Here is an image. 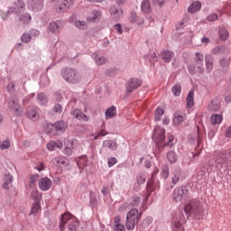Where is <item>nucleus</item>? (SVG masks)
I'll list each match as a JSON object with an SVG mask.
<instances>
[{
  "mask_svg": "<svg viewBox=\"0 0 231 231\" xmlns=\"http://www.w3.org/2000/svg\"><path fill=\"white\" fill-rule=\"evenodd\" d=\"M69 223L68 229L69 231H77L79 229V220L77 217L71 216L69 213H65L61 216V220L60 224V230L64 231V228Z\"/></svg>",
  "mask_w": 231,
  "mask_h": 231,
  "instance_id": "obj_1",
  "label": "nucleus"
},
{
  "mask_svg": "<svg viewBox=\"0 0 231 231\" xmlns=\"http://www.w3.org/2000/svg\"><path fill=\"white\" fill-rule=\"evenodd\" d=\"M142 219V214L138 212V209L133 208L126 215V228L127 230H134L136 225Z\"/></svg>",
  "mask_w": 231,
  "mask_h": 231,
  "instance_id": "obj_2",
  "label": "nucleus"
},
{
  "mask_svg": "<svg viewBox=\"0 0 231 231\" xmlns=\"http://www.w3.org/2000/svg\"><path fill=\"white\" fill-rule=\"evenodd\" d=\"M61 77L66 82H69L70 84H77V82H80L82 79L79 71L69 68L61 71Z\"/></svg>",
  "mask_w": 231,
  "mask_h": 231,
  "instance_id": "obj_3",
  "label": "nucleus"
},
{
  "mask_svg": "<svg viewBox=\"0 0 231 231\" xmlns=\"http://www.w3.org/2000/svg\"><path fill=\"white\" fill-rule=\"evenodd\" d=\"M189 196V189H187L186 187L182 186L173 190V199L176 203H180V201H183V199H187Z\"/></svg>",
  "mask_w": 231,
  "mask_h": 231,
  "instance_id": "obj_4",
  "label": "nucleus"
},
{
  "mask_svg": "<svg viewBox=\"0 0 231 231\" xmlns=\"http://www.w3.org/2000/svg\"><path fill=\"white\" fill-rule=\"evenodd\" d=\"M152 140L156 143V145H162L163 142H165V129L162 127H155L153 131Z\"/></svg>",
  "mask_w": 231,
  "mask_h": 231,
  "instance_id": "obj_5",
  "label": "nucleus"
},
{
  "mask_svg": "<svg viewBox=\"0 0 231 231\" xmlns=\"http://www.w3.org/2000/svg\"><path fill=\"white\" fill-rule=\"evenodd\" d=\"M9 10H11L13 14H16V15H21V14L26 10L24 0L14 1L12 6L9 7Z\"/></svg>",
  "mask_w": 231,
  "mask_h": 231,
  "instance_id": "obj_6",
  "label": "nucleus"
},
{
  "mask_svg": "<svg viewBox=\"0 0 231 231\" xmlns=\"http://www.w3.org/2000/svg\"><path fill=\"white\" fill-rule=\"evenodd\" d=\"M27 6L32 12H41L44 8V0H27Z\"/></svg>",
  "mask_w": 231,
  "mask_h": 231,
  "instance_id": "obj_7",
  "label": "nucleus"
},
{
  "mask_svg": "<svg viewBox=\"0 0 231 231\" xmlns=\"http://www.w3.org/2000/svg\"><path fill=\"white\" fill-rule=\"evenodd\" d=\"M53 182L51 181V179L48 177H43L39 180L38 181V187L40 190H42L43 192H46L47 190H50L51 189V185Z\"/></svg>",
  "mask_w": 231,
  "mask_h": 231,
  "instance_id": "obj_8",
  "label": "nucleus"
},
{
  "mask_svg": "<svg viewBox=\"0 0 231 231\" xmlns=\"http://www.w3.org/2000/svg\"><path fill=\"white\" fill-rule=\"evenodd\" d=\"M142 86V80L138 78H132L128 81V86L126 88L127 93H133L134 89H138Z\"/></svg>",
  "mask_w": 231,
  "mask_h": 231,
  "instance_id": "obj_9",
  "label": "nucleus"
},
{
  "mask_svg": "<svg viewBox=\"0 0 231 231\" xmlns=\"http://www.w3.org/2000/svg\"><path fill=\"white\" fill-rule=\"evenodd\" d=\"M8 107L11 108L12 111H14L15 115H21L23 113V108H21L17 98H11L8 101Z\"/></svg>",
  "mask_w": 231,
  "mask_h": 231,
  "instance_id": "obj_10",
  "label": "nucleus"
},
{
  "mask_svg": "<svg viewBox=\"0 0 231 231\" xmlns=\"http://www.w3.org/2000/svg\"><path fill=\"white\" fill-rule=\"evenodd\" d=\"M75 5V0H60L59 3V12H68Z\"/></svg>",
  "mask_w": 231,
  "mask_h": 231,
  "instance_id": "obj_11",
  "label": "nucleus"
},
{
  "mask_svg": "<svg viewBox=\"0 0 231 231\" xmlns=\"http://www.w3.org/2000/svg\"><path fill=\"white\" fill-rule=\"evenodd\" d=\"M204 60H205V57L203 56L202 53H200V52H196L195 53L194 61H195V64L198 65V72L199 73L203 72V62H204Z\"/></svg>",
  "mask_w": 231,
  "mask_h": 231,
  "instance_id": "obj_12",
  "label": "nucleus"
},
{
  "mask_svg": "<svg viewBox=\"0 0 231 231\" xmlns=\"http://www.w3.org/2000/svg\"><path fill=\"white\" fill-rule=\"evenodd\" d=\"M26 115H27L28 118H30L31 120H33L34 122L36 120H39V111L37 110V107H35V106H28Z\"/></svg>",
  "mask_w": 231,
  "mask_h": 231,
  "instance_id": "obj_13",
  "label": "nucleus"
},
{
  "mask_svg": "<svg viewBox=\"0 0 231 231\" xmlns=\"http://www.w3.org/2000/svg\"><path fill=\"white\" fill-rule=\"evenodd\" d=\"M110 14L115 21H120L124 15V12L121 9H116V7L113 6L110 8Z\"/></svg>",
  "mask_w": 231,
  "mask_h": 231,
  "instance_id": "obj_14",
  "label": "nucleus"
},
{
  "mask_svg": "<svg viewBox=\"0 0 231 231\" xmlns=\"http://www.w3.org/2000/svg\"><path fill=\"white\" fill-rule=\"evenodd\" d=\"M48 127H52V129H55V131H66L68 125H66L64 121H59L55 124H49Z\"/></svg>",
  "mask_w": 231,
  "mask_h": 231,
  "instance_id": "obj_15",
  "label": "nucleus"
},
{
  "mask_svg": "<svg viewBox=\"0 0 231 231\" xmlns=\"http://www.w3.org/2000/svg\"><path fill=\"white\" fill-rule=\"evenodd\" d=\"M102 17V13L100 11H92L87 20L90 23H97V21H100V18Z\"/></svg>",
  "mask_w": 231,
  "mask_h": 231,
  "instance_id": "obj_16",
  "label": "nucleus"
},
{
  "mask_svg": "<svg viewBox=\"0 0 231 231\" xmlns=\"http://www.w3.org/2000/svg\"><path fill=\"white\" fill-rule=\"evenodd\" d=\"M46 147L48 151H55V149H62V147H64V144L60 141H52L47 143Z\"/></svg>",
  "mask_w": 231,
  "mask_h": 231,
  "instance_id": "obj_17",
  "label": "nucleus"
},
{
  "mask_svg": "<svg viewBox=\"0 0 231 231\" xmlns=\"http://www.w3.org/2000/svg\"><path fill=\"white\" fill-rule=\"evenodd\" d=\"M122 218L120 216L115 217L114 220V231H125V226L121 224Z\"/></svg>",
  "mask_w": 231,
  "mask_h": 231,
  "instance_id": "obj_18",
  "label": "nucleus"
},
{
  "mask_svg": "<svg viewBox=\"0 0 231 231\" xmlns=\"http://www.w3.org/2000/svg\"><path fill=\"white\" fill-rule=\"evenodd\" d=\"M32 21V14L24 13L19 15V22L21 24H30Z\"/></svg>",
  "mask_w": 231,
  "mask_h": 231,
  "instance_id": "obj_19",
  "label": "nucleus"
},
{
  "mask_svg": "<svg viewBox=\"0 0 231 231\" xmlns=\"http://www.w3.org/2000/svg\"><path fill=\"white\" fill-rule=\"evenodd\" d=\"M69 145L70 146H66L65 149L63 150L64 154L67 156H71L73 154L72 149H75V143H77V140L73 139L72 141H69Z\"/></svg>",
  "mask_w": 231,
  "mask_h": 231,
  "instance_id": "obj_20",
  "label": "nucleus"
},
{
  "mask_svg": "<svg viewBox=\"0 0 231 231\" xmlns=\"http://www.w3.org/2000/svg\"><path fill=\"white\" fill-rule=\"evenodd\" d=\"M201 10V2H193L190 6L188 8V12L189 14H196V12H199Z\"/></svg>",
  "mask_w": 231,
  "mask_h": 231,
  "instance_id": "obj_21",
  "label": "nucleus"
},
{
  "mask_svg": "<svg viewBox=\"0 0 231 231\" xmlns=\"http://www.w3.org/2000/svg\"><path fill=\"white\" fill-rule=\"evenodd\" d=\"M31 198L35 202L41 201V199H42V194L39 192V189H37V188H32V190L31 192Z\"/></svg>",
  "mask_w": 231,
  "mask_h": 231,
  "instance_id": "obj_22",
  "label": "nucleus"
},
{
  "mask_svg": "<svg viewBox=\"0 0 231 231\" xmlns=\"http://www.w3.org/2000/svg\"><path fill=\"white\" fill-rule=\"evenodd\" d=\"M206 68L208 71H212L214 69V58L210 55H206Z\"/></svg>",
  "mask_w": 231,
  "mask_h": 231,
  "instance_id": "obj_23",
  "label": "nucleus"
},
{
  "mask_svg": "<svg viewBox=\"0 0 231 231\" xmlns=\"http://www.w3.org/2000/svg\"><path fill=\"white\" fill-rule=\"evenodd\" d=\"M4 181L5 182L2 186L3 189H8L10 183H12V181H14V177L10 173H7L4 177Z\"/></svg>",
  "mask_w": 231,
  "mask_h": 231,
  "instance_id": "obj_24",
  "label": "nucleus"
},
{
  "mask_svg": "<svg viewBox=\"0 0 231 231\" xmlns=\"http://www.w3.org/2000/svg\"><path fill=\"white\" fill-rule=\"evenodd\" d=\"M141 10L143 14H151V3L149 0H143L142 2Z\"/></svg>",
  "mask_w": 231,
  "mask_h": 231,
  "instance_id": "obj_25",
  "label": "nucleus"
},
{
  "mask_svg": "<svg viewBox=\"0 0 231 231\" xmlns=\"http://www.w3.org/2000/svg\"><path fill=\"white\" fill-rule=\"evenodd\" d=\"M162 60H164V62H171V60H172V57L174 55V53H172V51H164L163 52H162Z\"/></svg>",
  "mask_w": 231,
  "mask_h": 231,
  "instance_id": "obj_26",
  "label": "nucleus"
},
{
  "mask_svg": "<svg viewBox=\"0 0 231 231\" xmlns=\"http://www.w3.org/2000/svg\"><path fill=\"white\" fill-rule=\"evenodd\" d=\"M103 145L104 147L110 149V151H116V143L113 140L105 141Z\"/></svg>",
  "mask_w": 231,
  "mask_h": 231,
  "instance_id": "obj_27",
  "label": "nucleus"
},
{
  "mask_svg": "<svg viewBox=\"0 0 231 231\" xmlns=\"http://www.w3.org/2000/svg\"><path fill=\"white\" fill-rule=\"evenodd\" d=\"M187 107H192L194 106V92L189 91L186 99Z\"/></svg>",
  "mask_w": 231,
  "mask_h": 231,
  "instance_id": "obj_28",
  "label": "nucleus"
},
{
  "mask_svg": "<svg viewBox=\"0 0 231 231\" xmlns=\"http://www.w3.org/2000/svg\"><path fill=\"white\" fill-rule=\"evenodd\" d=\"M180 176H181V171L180 170H175L173 171V176L171 178V182L173 183V185H176V183H178V181H180Z\"/></svg>",
  "mask_w": 231,
  "mask_h": 231,
  "instance_id": "obj_29",
  "label": "nucleus"
},
{
  "mask_svg": "<svg viewBox=\"0 0 231 231\" xmlns=\"http://www.w3.org/2000/svg\"><path fill=\"white\" fill-rule=\"evenodd\" d=\"M223 122V116L215 114L211 116V124L216 125V124H221Z\"/></svg>",
  "mask_w": 231,
  "mask_h": 231,
  "instance_id": "obj_30",
  "label": "nucleus"
},
{
  "mask_svg": "<svg viewBox=\"0 0 231 231\" xmlns=\"http://www.w3.org/2000/svg\"><path fill=\"white\" fill-rule=\"evenodd\" d=\"M77 165L79 169L88 165V156H82L77 161Z\"/></svg>",
  "mask_w": 231,
  "mask_h": 231,
  "instance_id": "obj_31",
  "label": "nucleus"
},
{
  "mask_svg": "<svg viewBox=\"0 0 231 231\" xmlns=\"http://www.w3.org/2000/svg\"><path fill=\"white\" fill-rule=\"evenodd\" d=\"M225 51H226V49L224 46L215 47L211 50L212 55H221V53H225Z\"/></svg>",
  "mask_w": 231,
  "mask_h": 231,
  "instance_id": "obj_32",
  "label": "nucleus"
},
{
  "mask_svg": "<svg viewBox=\"0 0 231 231\" xmlns=\"http://www.w3.org/2000/svg\"><path fill=\"white\" fill-rule=\"evenodd\" d=\"M106 118H113L115 115H116V106H111L106 110L105 113Z\"/></svg>",
  "mask_w": 231,
  "mask_h": 231,
  "instance_id": "obj_33",
  "label": "nucleus"
},
{
  "mask_svg": "<svg viewBox=\"0 0 231 231\" xmlns=\"http://www.w3.org/2000/svg\"><path fill=\"white\" fill-rule=\"evenodd\" d=\"M183 120H185V116L180 115L179 113L174 114L173 124L175 125H180Z\"/></svg>",
  "mask_w": 231,
  "mask_h": 231,
  "instance_id": "obj_34",
  "label": "nucleus"
},
{
  "mask_svg": "<svg viewBox=\"0 0 231 231\" xmlns=\"http://www.w3.org/2000/svg\"><path fill=\"white\" fill-rule=\"evenodd\" d=\"M171 92L173 93L174 97H180L181 95V85L176 84L171 88Z\"/></svg>",
  "mask_w": 231,
  "mask_h": 231,
  "instance_id": "obj_35",
  "label": "nucleus"
},
{
  "mask_svg": "<svg viewBox=\"0 0 231 231\" xmlns=\"http://www.w3.org/2000/svg\"><path fill=\"white\" fill-rule=\"evenodd\" d=\"M93 57L95 59L96 64L97 66H102V64H106V58H104L102 56H98L97 54H93Z\"/></svg>",
  "mask_w": 231,
  "mask_h": 231,
  "instance_id": "obj_36",
  "label": "nucleus"
},
{
  "mask_svg": "<svg viewBox=\"0 0 231 231\" xmlns=\"http://www.w3.org/2000/svg\"><path fill=\"white\" fill-rule=\"evenodd\" d=\"M75 26L79 30H86V28H88V23L85 21L77 20L75 22Z\"/></svg>",
  "mask_w": 231,
  "mask_h": 231,
  "instance_id": "obj_37",
  "label": "nucleus"
},
{
  "mask_svg": "<svg viewBox=\"0 0 231 231\" xmlns=\"http://www.w3.org/2000/svg\"><path fill=\"white\" fill-rule=\"evenodd\" d=\"M55 162L60 167H62V165H68V159L66 157H56Z\"/></svg>",
  "mask_w": 231,
  "mask_h": 231,
  "instance_id": "obj_38",
  "label": "nucleus"
},
{
  "mask_svg": "<svg viewBox=\"0 0 231 231\" xmlns=\"http://www.w3.org/2000/svg\"><path fill=\"white\" fill-rule=\"evenodd\" d=\"M167 158L171 163H175V162L178 160V155H176V152H169L167 153Z\"/></svg>",
  "mask_w": 231,
  "mask_h": 231,
  "instance_id": "obj_39",
  "label": "nucleus"
},
{
  "mask_svg": "<svg viewBox=\"0 0 231 231\" xmlns=\"http://www.w3.org/2000/svg\"><path fill=\"white\" fill-rule=\"evenodd\" d=\"M228 31H226V29L222 28L219 31V37L221 39V41H226V39H228Z\"/></svg>",
  "mask_w": 231,
  "mask_h": 231,
  "instance_id": "obj_40",
  "label": "nucleus"
},
{
  "mask_svg": "<svg viewBox=\"0 0 231 231\" xmlns=\"http://www.w3.org/2000/svg\"><path fill=\"white\" fill-rule=\"evenodd\" d=\"M49 30L51 33H59V24L55 22H51Z\"/></svg>",
  "mask_w": 231,
  "mask_h": 231,
  "instance_id": "obj_41",
  "label": "nucleus"
},
{
  "mask_svg": "<svg viewBox=\"0 0 231 231\" xmlns=\"http://www.w3.org/2000/svg\"><path fill=\"white\" fill-rule=\"evenodd\" d=\"M165 112L163 111V108L158 106L155 111V120L159 122V120H162V116H163V114Z\"/></svg>",
  "mask_w": 231,
  "mask_h": 231,
  "instance_id": "obj_42",
  "label": "nucleus"
},
{
  "mask_svg": "<svg viewBox=\"0 0 231 231\" xmlns=\"http://www.w3.org/2000/svg\"><path fill=\"white\" fill-rule=\"evenodd\" d=\"M41 210V201H36L31 209V214H37Z\"/></svg>",
  "mask_w": 231,
  "mask_h": 231,
  "instance_id": "obj_43",
  "label": "nucleus"
},
{
  "mask_svg": "<svg viewBox=\"0 0 231 231\" xmlns=\"http://www.w3.org/2000/svg\"><path fill=\"white\" fill-rule=\"evenodd\" d=\"M37 100L42 106H44V104L48 102V98H46V96H44L42 93H39L37 95Z\"/></svg>",
  "mask_w": 231,
  "mask_h": 231,
  "instance_id": "obj_44",
  "label": "nucleus"
},
{
  "mask_svg": "<svg viewBox=\"0 0 231 231\" xmlns=\"http://www.w3.org/2000/svg\"><path fill=\"white\" fill-rule=\"evenodd\" d=\"M161 174L164 180H167L169 178V166L167 165L163 166Z\"/></svg>",
  "mask_w": 231,
  "mask_h": 231,
  "instance_id": "obj_45",
  "label": "nucleus"
},
{
  "mask_svg": "<svg viewBox=\"0 0 231 231\" xmlns=\"http://www.w3.org/2000/svg\"><path fill=\"white\" fill-rule=\"evenodd\" d=\"M0 149L2 151H5V149H10V141L5 140V141L2 142V143H0Z\"/></svg>",
  "mask_w": 231,
  "mask_h": 231,
  "instance_id": "obj_46",
  "label": "nucleus"
},
{
  "mask_svg": "<svg viewBox=\"0 0 231 231\" xmlns=\"http://www.w3.org/2000/svg\"><path fill=\"white\" fill-rule=\"evenodd\" d=\"M193 208H194V204H192V202L188 203L184 208V212H186V214H190Z\"/></svg>",
  "mask_w": 231,
  "mask_h": 231,
  "instance_id": "obj_47",
  "label": "nucleus"
},
{
  "mask_svg": "<svg viewBox=\"0 0 231 231\" xmlns=\"http://www.w3.org/2000/svg\"><path fill=\"white\" fill-rule=\"evenodd\" d=\"M22 42H30L32 41V36L28 33H23L21 37Z\"/></svg>",
  "mask_w": 231,
  "mask_h": 231,
  "instance_id": "obj_48",
  "label": "nucleus"
},
{
  "mask_svg": "<svg viewBox=\"0 0 231 231\" xmlns=\"http://www.w3.org/2000/svg\"><path fill=\"white\" fill-rule=\"evenodd\" d=\"M140 201H141L140 197H134L130 205L131 207H138V205H140Z\"/></svg>",
  "mask_w": 231,
  "mask_h": 231,
  "instance_id": "obj_49",
  "label": "nucleus"
},
{
  "mask_svg": "<svg viewBox=\"0 0 231 231\" xmlns=\"http://www.w3.org/2000/svg\"><path fill=\"white\" fill-rule=\"evenodd\" d=\"M169 142L165 144V143H162V147H172V142H174V135H170L168 137Z\"/></svg>",
  "mask_w": 231,
  "mask_h": 231,
  "instance_id": "obj_50",
  "label": "nucleus"
},
{
  "mask_svg": "<svg viewBox=\"0 0 231 231\" xmlns=\"http://www.w3.org/2000/svg\"><path fill=\"white\" fill-rule=\"evenodd\" d=\"M107 165L108 167H113V165H116V163L118 162V160H116V158L112 157V158H108L107 159Z\"/></svg>",
  "mask_w": 231,
  "mask_h": 231,
  "instance_id": "obj_51",
  "label": "nucleus"
},
{
  "mask_svg": "<svg viewBox=\"0 0 231 231\" xmlns=\"http://www.w3.org/2000/svg\"><path fill=\"white\" fill-rule=\"evenodd\" d=\"M39 180V174L32 175L30 179L31 187L35 188V181Z\"/></svg>",
  "mask_w": 231,
  "mask_h": 231,
  "instance_id": "obj_52",
  "label": "nucleus"
},
{
  "mask_svg": "<svg viewBox=\"0 0 231 231\" xmlns=\"http://www.w3.org/2000/svg\"><path fill=\"white\" fill-rule=\"evenodd\" d=\"M72 115L74 116V118H78L79 120L82 118V112H80L79 109L73 110Z\"/></svg>",
  "mask_w": 231,
  "mask_h": 231,
  "instance_id": "obj_53",
  "label": "nucleus"
},
{
  "mask_svg": "<svg viewBox=\"0 0 231 231\" xmlns=\"http://www.w3.org/2000/svg\"><path fill=\"white\" fill-rule=\"evenodd\" d=\"M229 64H230L229 60H226V59L220 60V66H222V68H226L227 66H229Z\"/></svg>",
  "mask_w": 231,
  "mask_h": 231,
  "instance_id": "obj_54",
  "label": "nucleus"
},
{
  "mask_svg": "<svg viewBox=\"0 0 231 231\" xmlns=\"http://www.w3.org/2000/svg\"><path fill=\"white\" fill-rule=\"evenodd\" d=\"M107 134V132L106 130H101L99 131L98 134H97L94 137V140H98V138H100V136H106Z\"/></svg>",
  "mask_w": 231,
  "mask_h": 231,
  "instance_id": "obj_55",
  "label": "nucleus"
},
{
  "mask_svg": "<svg viewBox=\"0 0 231 231\" xmlns=\"http://www.w3.org/2000/svg\"><path fill=\"white\" fill-rule=\"evenodd\" d=\"M208 21H210L211 23L214 21H217V14H212L208 16Z\"/></svg>",
  "mask_w": 231,
  "mask_h": 231,
  "instance_id": "obj_56",
  "label": "nucleus"
},
{
  "mask_svg": "<svg viewBox=\"0 0 231 231\" xmlns=\"http://www.w3.org/2000/svg\"><path fill=\"white\" fill-rule=\"evenodd\" d=\"M53 109L55 113H62V106H60V104H56Z\"/></svg>",
  "mask_w": 231,
  "mask_h": 231,
  "instance_id": "obj_57",
  "label": "nucleus"
},
{
  "mask_svg": "<svg viewBox=\"0 0 231 231\" xmlns=\"http://www.w3.org/2000/svg\"><path fill=\"white\" fill-rule=\"evenodd\" d=\"M36 171H38L39 172L44 171V164L42 162H39L36 167H35Z\"/></svg>",
  "mask_w": 231,
  "mask_h": 231,
  "instance_id": "obj_58",
  "label": "nucleus"
},
{
  "mask_svg": "<svg viewBox=\"0 0 231 231\" xmlns=\"http://www.w3.org/2000/svg\"><path fill=\"white\" fill-rule=\"evenodd\" d=\"M175 228H176L175 231H185V230L183 229V227L181 226V223H180V222H176V223H175Z\"/></svg>",
  "mask_w": 231,
  "mask_h": 231,
  "instance_id": "obj_59",
  "label": "nucleus"
},
{
  "mask_svg": "<svg viewBox=\"0 0 231 231\" xmlns=\"http://www.w3.org/2000/svg\"><path fill=\"white\" fill-rule=\"evenodd\" d=\"M137 183L139 185H143V183H145V178H143V176H138L137 177Z\"/></svg>",
  "mask_w": 231,
  "mask_h": 231,
  "instance_id": "obj_60",
  "label": "nucleus"
},
{
  "mask_svg": "<svg viewBox=\"0 0 231 231\" xmlns=\"http://www.w3.org/2000/svg\"><path fill=\"white\" fill-rule=\"evenodd\" d=\"M137 19H138V16H136V14L132 13L131 17H130L131 23H136Z\"/></svg>",
  "mask_w": 231,
  "mask_h": 231,
  "instance_id": "obj_61",
  "label": "nucleus"
},
{
  "mask_svg": "<svg viewBox=\"0 0 231 231\" xmlns=\"http://www.w3.org/2000/svg\"><path fill=\"white\" fill-rule=\"evenodd\" d=\"M115 28L120 34L123 33L124 31L122 30V25H120V23L116 24Z\"/></svg>",
  "mask_w": 231,
  "mask_h": 231,
  "instance_id": "obj_62",
  "label": "nucleus"
},
{
  "mask_svg": "<svg viewBox=\"0 0 231 231\" xmlns=\"http://www.w3.org/2000/svg\"><path fill=\"white\" fill-rule=\"evenodd\" d=\"M208 42H210V39L208 37H203L201 38V43L202 44H208Z\"/></svg>",
  "mask_w": 231,
  "mask_h": 231,
  "instance_id": "obj_63",
  "label": "nucleus"
},
{
  "mask_svg": "<svg viewBox=\"0 0 231 231\" xmlns=\"http://www.w3.org/2000/svg\"><path fill=\"white\" fill-rule=\"evenodd\" d=\"M226 136L227 138H231V125L228 127L227 131L226 132Z\"/></svg>",
  "mask_w": 231,
  "mask_h": 231,
  "instance_id": "obj_64",
  "label": "nucleus"
}]
</instances>
